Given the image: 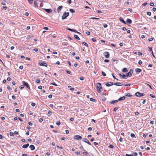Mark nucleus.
I'll return each mask as SVG.
<instances>
[{"label": "nucleus", "instance_id": "obj_1", "mask_svg": "<svg viewBox=\"0 0 156 156\" xmlns=\"http://www.w3.org/2000/svg\"><path fill=\"white\" fill-rule=\"evenodd\" d=\"M96 86L97 88V92L100 93L101 92V84L99 83H98L96 84Z\"/></svg>", "mask_w": 156, "mask_h": 156}, {"label": "nucleus", "instance_id": "obj_2", "mask_svg": "<svg viewBox=\"0 0 156 156\" xmlns=\"http://www.w3.org/2000/svg\"><path fill=\"white\" fill-rule=\"evenodd\" d=\"M69 12H65L64 14H63L62 19V20H64L67 17L69 16Z\"/></svg>", "mask_w": 156, "mask_h": 156}, {"label": "nucleus", "instance_id": "obj_3", "mask_svg": "<svg viewBox=\"0 0 156 156\" xmlns=\"http://www.w3.org/2000/svg\"><path fill=\"white\" fill-rule=\"evenodd\" d=\"M22 82H23V84L24 85V86H25L27 88H28L30 90V86L25 81H23Z\"/></svg>", "mask_w": 156, "mask_h": 156}, {"label": "nucleus", "instance_id": "obj_4", "mask_svg": "<svg viewBox=\"0 0 156 156\" xmlns=\"http://www.w3.org/2000/svg\"><path fill=\"white\" fill-rule=\"evenodd\" d=\"M133 69H131L129 71L127 74V77H130L132 75V74L133 73Z\"/></svg>", "mask_w": 156, "mask_h": 156}, {"label": "nucleus", "instance_id": "obj_5", "mask_svg": "<svg viewBox=\"0 0 156 156\" xmlns=\"http://www.w3.org/2000/svg\"><path fill=\"white\" fill-rule=\"evenodd\" d=\"M38 64L40 66L45 67H47L48 66V65L47 64V63L44 62H38Z\"/></svg>", "mask_w": 156, "mask_h": 156}, {"label": "nucleus", "instance_id": "obj_6", "mask_svg": "<svg viewBox=\"0 0 156 156\" xmlns=\"http://www.w3.org/2000/svg\"><path fill=\"white\" fill-rule=\"evenodd\" d=\"M145 95L144 93H141L139 92L136 93L135 95L137 97H141L144 96Z\"/></svg>", "mask_w": 156, "mask_h": 156}, {"label": "nucleus", "instance_id": "obj_7", "mask_svg": "<svg viewBox=\"0 0 156 156\" xmlns=\"http://www.w3.org/2000/svg\"><path fill=\"white\" fill-rule=\"evenodd\" d=\"M104 56L107 58H108L109 57V53L108 52L106 51L104 53Z\"/></svg>", "mask_w": 156, "mask_h": 156}, {"label": "nucleus", "instance_id": "obj_8", "mask_svg": "<svg viewBox=\"0 0 156 156\" xmlns=\"http://www.w3.org/2000/svg\"><path fill=\"white\" fill-rule=\"evenodd\" d=\"M83 141L84 142H85L87 143L89 145H91V144L90 143L88 140L86 138H83Z\"/></svg>", "mask_w": 156, "mask_h": 156}, {"label": "nucleus", "instance_id": "obj_9", "mask_svg": "<svg viewBox=\"0 0 156 156\" xmlns=\"http://www.w3.org/2000/svg\"><path fill=\"white\" fill-rule=\"evenodd\" d=\"M74 138L76 140H80L82 139V137L79 135H76L74 136Z\"/></svg>", "mask_w": 156, "mask_h": 156}, {"label": "nucleus", "instance_id": "obj_10", "mask_svg": "<svg viewBox=\"0 0 156 156\" xmlns=\"http://www.w3.org/2000/svg\"><path fill=\"white\" fill-rule=\"evenodd\" d=\"M113 84V83L111 82H108V83H105V85L107 87H110Z\"/></svg>", "mask_w": 156, "mask_h": 156}, {"label": "nucleus", "instance_id": "obj_11", "mask_svg": "<svg viewBox=\"0 0 156 156\" xmlns=\"http://www.w3.org/2000/svg\"><path fill=\"white\" fill-rule=\"evenodd\" d=\"M44 9L48 13H51L52 12V10L50 9Z\"/></svg>", "mask_w": 156, "mask_h": 156}, {"label": "nucleus", "instance_id": "obj_12", "mask_svg": "<svg viewBox=\"0 0 156 156\" xmlns=\"http://www.w3.org/2000/svg\"><path fill=\"white\" fill-rule=\"evenodd\" d=\"M29 147L30 148L31 150L32 151L34 150L35 149V147L33 145H30Z\"/></svg>", "mask_w": 156, "mask_h": 156}, {"label": "nucleus", "instance_id": "obj_13", "mask_svg": "<svg viewBox=\"0 0 156 156\" xmlns=\"http://www.w3.org/2000/svg\"><path fill=\"white\" fill-rule=\"evenodd\" d=\"M62 6H60L58 7L57 9V11L58 12H59L60 10L62 9Z\"/></svg>", "mask_w": 156, "mask_h": 156}, {"label": "nucleus", "instance_id": "obj_14", "mask_svg": "<svg viewBox=\"0 0 156 156\" xmlns=\"http://www.w3.org/2000/svg\"><path fill=\"white\" fill-rule=\"evenodd\" d=\"M37 2V0H35L34 2V5L36 7H37L38 6Z\"/></svg>", "mask_w": 156, "mask_h": 156}, {"label": "nucleus", "instance_id": "obj_15", "mask_svg": "<svg viewBox=\"0 0 156 156\" xmlns=\"http://www.w3.org/2000/svg\"><path fill=\"white\" fill-rule=\"evenodd\" d=\"M121 83L120 82H118L116 83H115L114 84L116 86H122V84H121Z\"/></svg>", "mask_w": 156, "mask_h": 156}, {"label": "nucleus", "instance_id": "obj_16", "mask_svg": "<svg viewBox=\"0 0 156 156\" xmlns=\"http://www.w3.org/2000/svg\"><path fill=\"white\" fill-rule=\"evenodd\" d=\"M118 102V100H115L111 101L110 103L112 104H114L115 103H117Z\"/></svg>", "mask_w": 156, "mask_h": 156}, {"label": "nucleus", "instance_id": "obj_17", "mask_svg": "<svg viewBox=\"0 0 156 156\" xmlns=\"http://www.w3.org/2000/svg\"><path fill=\"white\" fill-rule=\"evenodd\" d=\"M29 146V144H26L23 145L22 146V147L23 148H27Z\"/></svg>", "mask_w": 156, "mask_h": 156}, {"label": "nucleus", "instance_id": "obj_18", "mask_svg": "<svg viewBox=\"0 0 156 156\" xmlns=\"http://www.w3.org/2000/svg\"><path fill=\"white\" fill-rule=\"evenodd\" d=\"M119 20H120L122 22V23H124V24H126V22H125V21H124L123 20V19L122 17H120V18H119Z\"/></svg>", "mask_w": 156, "mask_h": 156}, {"label": "nucleus", "instance_id": "obj_19", "mask_svg": "<svg viewBox=\"0 0 156 156\" xmlns=\"http://www.w3.org/2000/svg\"><path fill=\"white\" fill-rule=\"evenodd\" d=\"M125 99V96H123L122 97H121L120 98H119L118 101H121L122 100H123Z\"/></svg>", "mask_w": 156, "mask_h": 156}, {"label": "nucleus", "instance_id": "obj_20", "mask_svg": "<svg viewBox=\"0 0 156 156\" xmlns=\"http://www.w3.org/2000/svg\"><path fill=\"white\" fill-rule=\"evenodd\" d=\"M135 71L136 73H140L141 71V70L140 69L137 68L135 69Z\"/></svg>", "mask_w": 156, "mask_h": 156}, {"label": "nucleus", "instance_id": "obj_21", "mask_svg": "<svg viewBox=\"0 0 156 156\" xmlns=\"http://www.w3.org/2000/svg\"><path fill=\"white\" fill-rule=\"evenodd\" d=\"M126 22L129 23V24L132 23V21L131 19H128L126 20Z\"/></svg>", "mask_w": 156, "mask_h": 156}, {"label": "nucleus", "instance_id": "obj_22", "mask_svg": "<svg viewBox=\"0 0 156 156\" xmlns=\"http://www.w3.org/2000/svg\"><path fill=\"white\" fill-rule=\"evenodd\" d=\"M128 71V70H127V68H124L122 69V72H127Z\"/></svg>", "mask_w": 156, "mask_h": 156}, {"label": "nucleus", "instance_id": "obj_23", "mask_svg": "<svg viewBox=\"0 0 156 156\" xmlns=\"http://www.w3.org/2000/svg\"><path fill=\"white\" fill-rule=\"evenodd\" d=\"M82 44H83L85 46L87 47V48H88V44L85 42L83 41L82 42Z\"/></svg>", "mask_w": 156, "mask_h": 156}, {"label": "nucleus", "instance_id": "obj_24", "mask_svg": "<svg viewBox=\"0 0 156 156\" xmlns=\"http://www.w3.org/2000/svg\"><path fill=\"white\" fill-rule=\"evenodd\" d=\"M74 37H75V39H76L77 40H80V38L79 37L76 35H75V34L74 35Z\"/></svg>", "mask_w": 156, "mask_h": 156}, {"label": "nucleus", "instance_id": "obj_25", "mask_svg": "<svg viewBox=\"0 0 156 156\" xmlns=\"http://www.w3.org/2000/svg\"><path fill=\"white\" fill-rule=\"evenodd\" d=\"M69 11L72 13H74L75 12V11L72 9H69Z\"/></svg>", "mask_w": 156, "mask_h": 156}, {"label": "nucleus", "instance_id": "obj_26", "mask_svg": "<svg viewBox=\"0 0 156 156\" xmlns=\"http://www.w3.org/2000/svg\"><path fill=\"white\" fill-rule=\"evenodd\" d=\"M9 134L11 136H14V134L13 132H10Z\"/></svg>", "mask_w": 156, "mask_h": 156}, {"label": "nucleus", "instance_id": "obj_27", "mask_svg": "<svg viewBox=\"0 0 156 156\" xmlns=\"http://www.w3.org/2000/svg\"><path fill=\"white\" fill-rule=\"evenodd\" d=\"M133 156H136L137 155V154L136 152H133Z\"/></svg>", "mask_w": 156, "mask_h": 156}, {"label": "nucleus", "instance_id": "obj_28", "mask_svg": "<svg viewBox=\"0 0 156 156\" xmlns=\"http://www.w3.org/2000/svg\"><path fill=\"white\" fill-rule=\"evenodd\" d=\"M130 136H131V137L133 138L135 137V134L133 133H131Z\"/></svg>", "mask_w": 156, "mask_h": 156}, {"label": "nucleus", "instance_id": "obj_29", "mask_svg": "<svg viewBox=\"0 0 156 156\" xmlns=\"http://www.w3.org/2000/svg\"><path fill=\"white\" fill-rule=\"evenodd\" d=\"M90 100L91 101H93V102H94L95 101V100L94 99L92 98H90Z\"/></svg>", "mask_w": 156, "mask_h": 156}, {"label": "nucleus", "instance_id": "obj_30", "mask_svg": "<svg viewBox=\"0 0 156 156\" xmlns=\"http://www.w3.org/2000/svg\"><path fill=\"white\" fill-rule=\"evenodd\" d=\"M90 19H93L94 20H99L100 19L96 17H91L90 18Z\"/></svg>", "mask_w": 156, "mask_h": 156}, {"label": "nucleus", "instance_id": "obj_31", "mask_svg": "<svg viewBox=\"0 0 156 156\" xmlns=\"http://www.w3.org/2000/svg\"><path fill=\"white\" fill-rule=\"evenodd\" d=\"M40 80L38 79H37L36 82L37 83H39L40 82Z\"/></svg>", "mask_w": 156, "mask_h": 156}, {"label": "nucleus", "instance_id": "obj_32", "mask_svg": "<svg viewBox=\"0 0 156 156\" xmlns=\"http://www.w3.org/2000/svg\"><path fill=\"white\" fill-rule=\"evenodd\" d=\"M126 96H128V97H130L132 96V95L130 94L129 93H128L126 94Z\"/></svg>", "mask_w": 156, "mask_h": 156}, {"label": "nucleus", "instance_id": "obj_33", "mask_svg": "<svg viewBox=\"0 0 156 156\" xmlns=\"http://www.w3.org/2000/svg\"><path fill=\"white\" fill-rule=\"evenodd\" d=\"M147 15L150 16L151 15V12H147Z\"/></svg>", "mask_w": 156, "mask_h": 156}, {"label": "nucleus", "instance_id": "obj_34", "mask_svg": "<svg viewBox=\"0 0 156 156\" xmlns=\"http://www.w3.org/2000/svg\"><path fill=\"white\" fill-rule=\"evenodd\" d=\"M102 75L103 76H106V74L104 72L102 71Z\"/></svg>", "mask_w": 156, "mask_h": 156}, {"label": "nucleus", "instance_id": "obj_35", "mask_svg": "<svg viewBox=\"0 0 156 156\" xmlns=\"http://www.w3.org/2000/svg\"><path fill=\"white\" fill-rule=\"evenodd\" d=\"M118 109V108H115L113 109V111H114L116 112Z\"/></svg>", "mask_w": 156, "mask_h": 156}, {"label": "nucleus", "instance_id": "obj_36", "mask_svg": "<svg viewBox=\"0 0 156 156\" xmlns=\"http://www.w3.org/2000/svg\"><path fill=\"white\" fill-rule=\"evenodd\" d=\"M150 96L151 97L153 98H154L155 97V96L153 94H150Z\"/></svg>", "mask_w": 156, "mask_h": 156}, {"label": "nucleus", "instance_id": "obj_37", "mask_svg": "<svg viewBox=\"0 0 156 156\" xmlns=\"http://www.w3.org/2000/svg\"><path fill=\"white\" fill-rule=\"evenodd\" d=\"M28 2L32 4L33 2V0H28Z\"/></svg>", "mask_w": 156, "mask_h": 156}, {"label": "nucleus", "instance_id": "obj_38", "mask_svg": "<svg viewBox=\"0 0 156 156\" xmlns=\"http://www.w3.org/2000/svg\"><path fill=\"white\" fill-rule=\"evenodd\" d=\"M112 76H113V78L114 79H116V80H118V79H116V78H115V76H114V74H113V73H112Z\"/></svg>", "mask_w": 156, "mask_h": 156}, {"label": "nucleus", "instance_id": "obj_39", "mask_svg": "<svg viewBox=\"0 0 156 156\" xmlns=\"http://www.w3.org/2000/svg\"><path fill=\"white\" fill-rule=\"evenodd\" d=\"M56 124L58 125V126H59L61 123H60V122L59 121H58L56 122Z\"/></svg>", "mask_w": 156, "mask_h": 156}, {"label": "nucleus", "instance_id": "obj_40", "mask_svg": "<svg viewBox=\"0 0 156 156\" xmlns=\"http://www.w3.org/2000/svg\"><path fill=\"white\" fill-rule=\"evenodd\" d=\"M2 4L3 5H6V2L5 1H3L2 2Z\"/></svg>", "mask_w": 156, "mask_h": 156}, {"label": "nucleus", "instance_id": "obj_41", "mask_svg": "<svg viewBox=\"0 0 156 156\" xmlns=\"http://www.w3.org/2000/svg\"><path fill=\"white\" fill-rule=\"evenodd\" d=\"M138 63L140 65H141L142 63V62L141 60H140L138 62Z\"/></svg>", "mask_w": 156, "mask_h": 156}, {"label": "nucleus", "instance_id": "obj_42", "mask_svg": "<svg viewBox=\"0 0 156 156\" xmlns=\"http://www.w3.org/2000/svg\"><path fill=\"white\" fill-rule=\"evenodd\" d=\"M24 86L21 85L20 87V88L21 89H22L24 88Z\"/></svg>", "mask_w": 156, "mask_h": 156}, {"label": "nucleus", "instance_id": "obj_43", "mask_svg": "<svg viewBox=\"0 0 156 156\" xmlns=\"http://www.w3.org/2000/svg\"><path fill=\"white\" fill-rule=\"evenodd\" d=\"M7 80L9 81H10L11 80V79L10 77H8L7 78Z\"/></svg>", "mask_w": 156, "mask_h": 156}, {"label": "nucleus", "instance_id": "obj_44", "mask_svg": "<svg viewBox=\"0 0 156 156\" xmlns=\"http://www.w3.org/2000/svg\"><path fill=\"white\" fill-rule=\"evenodd\" d=\"M31 105L32 106L34 107L35 106V104L34 102H32V103Z\"/></svg>", "mask_w": 156, "mask_h": 156}, {"label": "nucleus", "instance_id": "obj_45", "mask_svg": "<svg viewBox=\"0 0 156 156\" xmlns=\"http://www.w3.org/2000/svg\"><path fill=\"white\" fill-rule=\"evenodd\" d=\"M124 85L126 86H130V84H124Z\"/></svg>", "mask_w": 156, "mask_h": 156}, {"label": "nucleus", "instance_id": "obj_46", "mask_svg": "<svg viewBox=\"0 0 156 156\" xmlns=\"http://www.w3.org/2000/svg\"><path fill=\"white\" fill-rule=\"evenodd\" d=\"M43 119L42 118H41L39 119V121L40 122H42L43 121Z\"/></svg>", "mask_w": 156, "mask_h": 156}, {"label": "nucleus", "instance_id": "obj_47", "mask_svg": "<svg viewBox=\"0 0 156 156\" xmlns=\"http://www.w3.org/2000/svg\"><path fill=\"white\" fill-rule=\"evenodd\" d=\"M86 34L88 35H89L90 34V32L89 31H87L86 32Z\"/></svg>", "mask_w": 156, "mask_h": 156}, {"label": "nucleus", "instance_id": "obj_48", "mask_svg": "<svg viewBox=\"0 0 156 156\" xmlns=\"http://www.w3.org/2000/svg\"><path fill=\"white\" fill-rule=\"evenodd\" d=\"M126 156H133V154H126Z\"/></svg>", "mask_w": 156, "mask_h": 156}, {"label": "nucleus", "instance_id": "obj_49", "mask_svg": "<svg viewBox=\"0 0 156 156\" xmlns=\"http://www.w3.org/2000/svg\"><path fill=\"white\" fill-rule=\"evenodd\" d=\"M109 147L111 148H113L114 147V146L112 145H109Z\"/></svg>", "mask_w": 156, "mask_h": 156}, {"label": "nucleus", "instance_id": "obj_50", "mask_svg": "<svg viewBox=\"0 0 156 156\" xmlns=\"http://www.w3.org/2000/svg\"><path fill=\"white\" fill-rule=\"evenodd\" d=\"M122 30L123 31H125V30H127V29H126V27H122Z\"/></svg>", "mask_w": 156, "mask_h": 156}, {"label": "nucleus", "instance_id": "obj_51", "mask_svg": "<svg viewBox=\"0 0 156 156\" xmlns=\"http://www.w3.org/2000/svg\"><path fill=\"white\" fill-rule=\"evenodd\" d=\"M150 5L151 6H153L154 5V3L153 2H151L150 4Z\"/></svg>", "mask_w": 156, "mask_h": 156}, {"label": "nucleus", "instance_id": "obj_52", "mask_svg": "<svg viewBox=\"0 0 156 156\" xmlns=\"http://www.w3.org/2000/svg\"><path fill=\"white\" fill-rule=\"evenodd\" d=\"M103 26L104 28H106L107 27L108 25L106 24H104L103 25Z\"/></svg>", "mask_w": 156, "mask_h": 156}, {"label": "nucleus", "instance_id": "obj_53", "mask_svg": "<svg viewBox=\"0 0 156 156\" xmlns=\"http://www.w3.org/2000/svg\"><path fill=\"white\" fill-rule=\"evenodd\" d=\"M153 39L152 38H151L149 39L148 41H151L153 40Z\"/></svg>", "mask_w": 156, "mask_h": 156}, {"label": "nucleus", "instance_id": "obj_54", "mask_svg": "<svg viewBox=\"0 0 156 156\" xmlns=\"http://www.w3.org/2000/svg\"><path fill=\"white\" fill-rule=\"evenodd\" d=\"M38 88L40 89H42V86H39L38 87Z\"/></svg>", "mask_w": 156, "mask_h": 156}, {"label": "nucleus", "instance_id": "obj_55", "mask_svg": "<svg viewBox=\"0 0 156 156\" xmlns=\"http://www.w3.org/2000/svg\"><path fill=\"white\" fill-rule=\"evenodd\" d=\"M19 68L20 69H22L23 68V66H20Z\"/></svg>", "mask_w": 156, "mask_h": 156}, {"label": "nucleus", "instance_id": "obj_56", "mask_svg": "<svg viewBox=\"0 0 156 156\" xmlns=\"http://www.w3.org/2000/svg\"><path fill=\"white\" fill-rule=\"evenodd\" d=\"M48 97L49 98H51L52 97V95L51 94H50L48 96Z\"/></svg>", "mask_w": 156, "mask_h": 156}, {"label": "nucleus", "instance_id": "obj_57", "mask_svg": "<svg viewBox=\"0 0 156 156\" xmlns=\"http://www.w3.org/2000/svg\"><path fill=\"white\" fill-rule=\"evenodd\" d=\"M25 15L26 16H28L29 15V13L27 12H26L25 13Z\"/></svg>", "mask_w": 156, "mask_h": 156}, {"label": "nucleus", "instance_id": "obj_58", "mask_svg": "<svg viewBox=\"0 0 156 156\" xmlns=\"http://www.w3.org/2000/svg\"><path fill=\"white\" fill-rule=\"evenodd\" d=\"M94 145H98V143H97V142H94Z\"/></svg>", "mask_w": 156, "mask_h": 156}, {"label": "nucleus", "instance_id": "obj_59", "mask_svg": "<svg viewBox=\"0 0 156 156\" xmlns=\"http://www.w3.org/2000/svg\"><path fill=\"white\" fill-rule=\"evenodd\" d=\"M97 12H98V13H102V12L101 11H100V10H98L97 11Z\"/></svg>", "mask_w": 156, "mask_h": 156}, {"label": "nucleus", "instance_id": "obj_60", "mask_svg": "<svg viewBox=\"0 0 156 156\" xmlns=\"http://www.w3.org/2000/svg\"><path fill=\"white\" fill-rule=\"evenodd\" d=\"M147 4V2H145L143 4V5L144 6L146 5Z\"/></svg>", "mask_w": 156, "mask_h": 156}, {"label": "nucleus", "instance_id": "obj_61", "mask_svg": "<svg viewBox=\"0 0 156 156\" xmlns=\"http://www.w3.org/2000/svg\"><path fill=\"white\" fill-rule=\"evenodd\" d=\"M138 55H142V53L141 52H138Z\"/></svg>", "mask_w": 156, "mask_h": 156}, {"label": "nucleus", "instance_id": "obj_62", "mask_svg": "<svg viewBox=\"0 0 156 156\" xmlns=\"http://www.w3.org/2000/svg\"><path fill=\"white\" fill-rule=\"evenodd\" d=\"M48 114H49V115H51L52 114V112H51V111H48Z\"/></svg>", "mask_w": 156, "mask_h": 156}, {"label": "nucleus", "instance_id": "obj_63", "mask_svg": "<svg viewBox=\"0 0 156 156\" xmlns=\"http://www.w3.org/2000/svg\"><path fill=\"white\" fill-rule=\"evenodd\" d=\"M128 11H129L131 12H132L133 11L132 9L130 8H128Z\"/></svg>", "mask_w": 156, "mask_h": 156}, {"label": "nucleus", "instance_id": "obj_64", "mask_svg": "<svg viewBox=\"0 0 156 156\" xmlns=\"http://www.w3.org/2000/svg\"><path fill=\"white\" fill-rule=\"evenodd\" d=\"M109 60L108 59H105V60L104 62H109Z\"/></svg>", "mask_w": 156, "mask_h": 156}]
</instances>
